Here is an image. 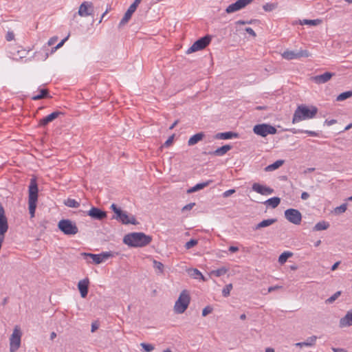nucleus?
I'll return each instance as SVG.
<instances>
[{"label":"nucleus","instance_id":"603ef678","mask_svg":"<svg viewBox=\"0 0 352 352\" xmlns=\"http://www.w3.org/2000/svg\"><path fill=\"white\" fill-rule=\"evenodd\" d=\"M57 40H58L57 36H53V37L50 38L47 42L48 46L53 45Z\"/></svg>","mask_w":352,"mask_h":352},{"label":"nucleus","instance_id":"6e6d98bb","mask_svg":"<svg viewBox=\"0 0 352 352\" xmlns=\"http://www.w3.org/2000/svg\"><path fill=\"white\" fill-rule=\"evenodd\" d=\"M6 40H7L8 41H12V40H13V39H14V33H13V32H8L7 33V34H6Z\"/></svg>","mask_w":352,"mask_h":352},{"label":"nucleus","instance_id":"e2e57ef3","mask_svg":"<svg viewBox=\"0 0 352 352\" xmlns=\"http://www.w3.org/2000/svg\"><path fill=\"white\" fill-rule=\"evenodd\" d=\"M252 23V21H242V20H239L238 21H236V24H241V25H245V24H250Z\"/></svg>","mask_w":352,"mask_h":352},{"label":"nucleus","instance_id":"4c0bfd02","mask_svg":"<svg viewBox=\"0 0 352 352\" xmlns=\"http://www.w3.org/2000/svg\"><path fill=\"white\" fill-rule=\"evenodd\" d=\"M226 272H227V269H226L225 267H222V268L217 269L216 270H213L212 272V274H214V276L219 277V276L224 275Z\"/></svg>","mask_w":352,"mask_h":352},{"label":"nucleus","instance_id":"a19ab883","mask_svg":"<svg viewBox=\"0 0 352 352\" xmlns=\"http://www.w3.org/2000/svg\"><path fill=\"white\" fill-rule=\"evenodd\" d=\"M197 243H198V241L197 240L192 239L186 243L185 248L187 250H189V249L193 248L194 246H195Z\"/></svg>","mask_w":352,"mask_h":352},{"label":"nucleus","instance_id":"e433bc0d","mask_svg":"<svg viewBox=\"0 0 352 352\" xmlns=\"http://www.w3.org/2000/svg\"><path fill=\"white\" fill-rule=\"evenodd\" d=\"M320 22V20H309V19H304L300 21L301 25H317Z\"/></svg>","mask_w":352,"mask_h":352},{"label":"nucleus","instance_id":"aec40b11","mask_svg":"<svg viewBox=\"0 0 352 352\" xmlns=\"http://www.w3.org/2000/svg\"><path fill=\"white\" fill-rule=\"evenodd\" d=\"M352 326V309L349 310L346 314L340 318L339 327L340 328Z\"/></svg>","mask_w":352,"mask_h":352},{"label":"nucleus","instance_id":"cd10ccee","mask_svg":"<svg viewBox=\"0 0 352 352\" xmlns=\"http://www.w3.org/2000/svg\"><path fill=\"white\" fill-rule=\"evenodd\" d=\"M280 202V199L277 197H274L268 199L264 202V204L272 207V208H276Z\"/></svg>","mask_w":352,"mask_h":352},{"label":"nucleus","instance_id":"49530a36","mask_svg":"<svg viewBox=\"0 0 352 352\" xmlns=\"http://www.w3.org/2000/svg\"><path fill=\"white\" fill-rule=\"evenodd\" d=\"M213 309L212 307L210 306H206V307L204 308V309L202 310V316L205 317L207 315H208L209 314L212 313Z\"/></svg>","mask_w":352,"mask_h":352},{"label":"nucleus","instance_id":"9b49d317","mask_svg":"<svg viewBox=\"0 0 352 352\" xmlns=\"http://www.w3.org/2000/svg\"><path fill=\"white\" fill-rule=\"evenodd\" d=\"M284 214L285 219L294 225H300L302 221V214L297 209L289 208Z\"/></svg>","mask_w":352,"mask_h":352},{"label":"nucleus","instance_id":"39448f33","mask_svg":"<svg viewBox=\"0 0 352 352\" xmlns=\"http://www.w3.org/2000/svg\"><path fill=\"white\" fill-rule=\"evenodd\" d=\"M190 302V296L188 291L183 290L174 305V311L176 314H183L187 309Z\"/></svg>","mask_w":352,"mask_h":352},{"label":"nucleus","instance_id":"4d7b16f0","mask_svg":"<svg viewBox=\"0 0 352 352\" xmlns=\"http://www.w3.org/2000/svg\"><path fill=\"white\" fill-rule=\"evenodd\" d=\"M139 3L134 1V2L129 6V8L133 10L134 12L136 10L138 6H139Z\"/></svg>","mask_w":352,"mask_h":352},{"label":"nucleus","instance_id":"79ce46f5","mask_svg":"<svg viewBox=\"0 0 352 352\" xmlns=\"http://www.w3.org/2000/svg\"><path fill=\"white\" fill-rule=\"evenodd\" d=\"M153 267L158 270L160 273L163 272L164 265L161 262L154 260L153 261Z\"/></svg>","mask_w":352,"mask_h":352},{"label":"nucleus","instance_id":"393cba45","mask_svg":"<svg viewBox=\"0 0 352 352\" xmlns=\"http://www.w3.org/2000/svg\"><path fill=\"white\" fill-rule=\"evenodd\" d=\"M205 134L203 132H200L192 135L188 141V146H193L196 144L199 141L202 140Z\"/></svg>","mask_w":352,"mask_h":352},{"label":"nucleus","instance_id":"bf43d9fd","mask_svg":"<svg viewBox=\"0 0 352 352\" xmlns=\"http://www.w3.org/2000/svg\"><path fill=\"white\" fill-rule=\"evenodd\" d=\"M331 349H332V351L333 352H347V351L345 349H343V348L332 347Z\"/></svg>","mask_w":352,"mask_h":352},{"label":"nucleus","instance_id":"7ed1b4c3","mask_svg":"<svg viewBox=\"0 0 352 352\" xmlns=\"http://www.w3.org/2000/svg\"><path fill=\"white\" fill-rule=\"evenodd\" d=\"M38 185L35 177L30 179V183L28 190V208L31 218H33L35 214L36 208V203L38 201Z\"/></svg>","mask_w":352,"mask_h":352},{"label":"nucleus","instance_id":"f8f14e48","mask_svg":"<svg viewBox=\"0 0 352 352\" xmlns=\"http://www.w3.org/2000/svg\"><path fill=\"white\" fill-rule=\"evenodd\" d=\"M309 52L305 50L297 51L286 50L282 54V57L286 60H293L298 59L302 57H309Z\"/></svg>","mask_w":352,"mask_h":352},{"label":"nucleus","instance_id":"2eb2a0df","mask_svg":"<svg viewBox=\"0 0 352 352\" xmlns=\"http://www.w3.org/2000/svg\"><path fill=\"white\" fill-rule=\"evenodd\" d=\"M63 113L59 111H56L50 113V115L44 117L43 118L41 119L38 122V126L41 127H45L47 126L50 122L54 121L55 119H56L60 115H63Z\"/></svg>","mask_w":352,"mask_h":352},{"label":"nucleus","instance_id":"dca6fc26","mask_svg":"<svg viewBox=\"0 0 352 352\" xmlns=\"http://www.w3.org/2000/svg\"><path fill=\"white\" fill-rule=\"evenodd\" d=\"M8 230V219L5 214V210L0 204V234H5Z\"/></svg>","mask_w":352,"mask_h":352},{"label":"nucleus","instance_id":"c756f323","mask_svg":"<svg viewBox=\"0 0 352 352\" xmlns=\"http://www.w3.org/2000/svg\"><path fill=\"white\" fill-rule=\"evenodd\" d=\"M329 227V223L325 221H321L318 222L314 228V230L315 231H320L327 230Z\"/></svg>","mask_w":352,"mask_h":352},{"label":"nucleus","instance_id":"c03bdc74","mask_svg":"<svg viewBox=\"0 0 352 352\" xmlns=\"http://www.w3.org/2000/svg\"><path fill=\"white\" fill-rule=\"evenodd\" d=\"M141 346L147 352H151L153 350H154V346L151 344H147V343H141Z\"/></svg>","mask_w":352,"mask_h":352},{"label":"nucleus","instance_id":"f704fd0d","mask_svg":"<svg viewBox=\"0 0 352 352\" xmlns=\"http://www.w3.org/2000/svg\"><path fill=\"white\" fill-rule=\"evenodd\" d=\"M317 340V337L316 336H312L309 337L306 341L302 342V344L304 346H311L316 344Z\"/></svg>","mask_w":352,"mask_h":352},{"label":"nucleus","instance_id":"338daca9","mask_svg":"<svg viewBox=\"0 0 352 352\" xmlns=\"http://www.w3.org/2000/svg\"><path fill=\"white\" fill-rule=\"evenodd\" d=\"M326 122L329 126H331V125L336 123V120H326Z\"/></svg>","mask_w":352,"mask_h":352},{"label":"nucleus","instance_id":"58836bf2","mask_svg":"<svg viewBox=\"0 0 352 352\" xmlns=\"http://www.w3.org/2000/svg\"><path fill=\"white\" fill-rule=\"evenodd\" d=\"M347 209V204H342L338 207H336L334 210L335 213L336 214H341L344 212Z\"/></svg>","mask_w":352,"mask_h":352},{"label":"nucleus","instance_id":"72a5a7b5","mask_svg":"<svg viewBox=\"0 0 352 352\" xmlns=\"http://www.w3.org/2000/svg\"><path fill=\"white\" fill-rule=\"evenodd\" d=\"M352 96V90L341 93L337 96V101H343Z\"/></svg>","mask_w":352,"mask_h":352},{"label":"nucleus","instance_id":"2f4dec72","mask_svg":"<svg viewBox=\"0 0 352 352\" xmlns=\"http://www.w3.org/2000/svg\"><path fill=\"white\" fill-rule=\"evenodd\" d=\"M292 255L293 254L290 252H284L279 256L278 262L280 264H284L289 258L292 256Z\"/></svg>","mask_w":352,"mask_h":352},{"label":"nucleus","instance_id":"473e14b6","mask_svg":"<svg viewBox=\"0 0 352 352\" xmlns=\"http://www.w3.org/2000/svg\"><path fill=\"white\" fill-rule=\"evenodd\" d=\"M64 204L69 208H77L80 206L79 202H78L76 200H75L74 199H71V198H68L67 200H65Z\"/></svg>","mask_w":352,"mask_h":352},{"label":"nucleus","instance_id":"f257e3e1","mask_svg":"<svg viewBox=\"0 0 352 352\" xmlns=\"http://www.w3.org/2000/svg\"><path fill=\"white\" fill-rule=\"evenodd\" d=\"M152 241V236L144 232H131L124 236L123 242L129 247H144Z\"/></svg>","mask_w":352,"mask_h":352},{"label":"nucleus","instance_id":"0e129e2a","mask_svg":"<svg viewBox=\"0 0 352 352\" xmlns=\"http://www.w3.org/2000/svg\"><path fill=\"white\" fill-rule=\"evenodd\" d=\"M340 263H341L340 261H338V262L335 263L332 265V267H331V270H332V271L336 270L338 268V267L339 266V265L340 264Z\"/></svg>","mask_w":352,"mask_h":352},{"label":"nucleus","instance_id":"3c124183","mask_svg":"<svg viewBox=\"0 0 352 352\" xmlns=\"http://www.w3.org/2000/svg\"><path fill=\"white\" fill-rule=\"evenodd\" d=\"M234 192H235V190L234 189L228 190L225 191L223 193V197H228L229 196H230L231 195H232Z\"/></svg>","mask_w":352,"mask_h":352},{"label":"nucleus","instance_id":"864d4df0","mask_svg":"<svg viewBox=\"0 0 352 352\" xmlns=\"http://www.w3.org/2000/svg\"><path fill=\"white\" fill-rule=\"evenodd\" d=\"M245 32L248 33L249 34L252 35V36L255 37L256 36L255 32L253 30L252 28L248 27L245 29Z\"/></svg>","mask_w":352,"mask_h":352},{"label":"nucleus","instance_id":"0eeeda50","mask_svg":"<svg viewBox=\"0 0 352 352\" xmlns=\"http://www.w3.org/2000/svg\"><path fill=\"white\" fill-rule=\"evenodd\" d=\"M22 333L20 328L16 326L10 338V352L16 351L21 346Z\"/></svg>","mask_w":352,"mask_h":352},{"label":"nucleus","instance_id":"412c9836","mask_svg":"<svg viewBox=\"0 0 352 352\" xmlns=\"http://www.w3.org/2000/svg\"><path fill=\"white\" fill-rule=\"evenodd\" d=\"M334 75L333 73L325 72L322 74L318 75L314 77V80L318 84L325 83L329 81Z\"/></svg>","mask_w":352,"mask_h":352},{"label":"nucleus","instance_id":"7c9ffc66","mask_svg":"<svg viewBox=\"0 0 352 352\" xmlns=\"http://www.w3.org/2000/svg\"><path fill=\"white\" fill-rule=\"evenodd\" d=\"M49 97V91L46 89H42L40 90V94L34 96L32 99L34 100H38L45 98Z\"/></svg>","mask_w":352,"mask_h":352},{"label":"nucleus","instance_id":"f03ea898","mask_svg":"<svg viewBox=\"0 0 352 352\" xmlns=\"http://www.w3.org/2000/svg\"><path fill=\"white\" fill-rule=\"evenodd\" d=\"M317 112L318 109L316 107L311 106L309 108L305 104L299 105L294 113L292 123L295 124L301 120L313 118Z\"/></svg>","mask_w":352,"mask_h":352},{"label":"nucleus","instance_id":"4be33fe9","mask_svg":"<svg viewBox=\"0 0 352 352\" xmlns=\"http://www.w3.org/2000/svg\"><path fill=\"white\" fill-rule=\"evenodd\" d=\"M239 134L232 131H228L223 133H218L215 135L214 138L217 140H228L233 138H238Z\"/></svg>","mask_w":352,"mask_h":352},{"label":"nucleus","instance_id":"20e7f679","mask_svg":"<svg viewBox=\"0 0 352 352\" xmlns=\"http://www.w3.org/2000/svg\"><path fill=\"white\" fill-rule=\"evenodd\" d=\"M110 208L113 211L115 214L113 216L112 219H116L118 221H120L122 224H132V225H138V222L136 220L135 217L133 215L129 216L127 212L122 210L120 208H118L116 204H112Z\"/></svg>","mask_w":352,"mask_h":352},{"label":"nucleus","instance_id":"052dcab7","mask_svg":"<svg viewBox=\"0 0 352 352\" xmlns=\"http://www.w3.org/2000/svg\"><path fill=\"white\" fill-rule=\"evenodd\" d=\"M309 197V194L307 192H303L301 194V199L302 200H307Z\"/></svg>","mask_w":352,"mask_h":352},{"label":"nucleus","instance_id":"5fc2aeb1","mask_svg":"<svg viewBox=\"0 0 352 352\" xmlns=\"http://www.w3.org/2000/svg\"><path fill=\"white\" fill-rule=\"evenodd\" d=\"M99 328V324L97 321L93 322L91 323V332H94Z\"/></svg>","mask_w":352,"mask_h":352},{"label":"nucleus","instance_id":"a211bd4d","mask_svg":"<svg viewBox=\"0 0 352 352\" xmlns=\"http://www.w3.org/2000/svg\"><path fill=\"white\" fill-rule=\"evenodd\" d=\"M252 188L254 192L262 195H268L274 192V189L271 188L270 187L261 185L258 183L253 184Z\"/></svg>","mask_w":352,"mask_h":352},{"label":"nucleus","instance_id":"1a4fd4ad","mask_svg":"<svg viewBox=\"0 0 352 352\" xmlns=\"http://www.w3.org/2000/svg\"><path fill=\"white\" fill-rule=\"evenodd\" d=\"M253 131L255 134L261 135V137H266L269 134H275L277 132L276 129L267 124H256L253 128Z\"/></svg>","mask_w":352,"mask_h":352},{"label":"nucleus","instance_id":"bb28decb","mask_svg":"<svg viewBox=\"0 0 352 352\" xmlns=\"http://www.w3.org/2000/svg\"><path fill=\"white\" fill-rule=\"evenodd\" d=\"M285 163V160H278L274 162L272 164L268 165L265 167V171H273L276 169H278L279 167H280L282 165H283Z\"/></svg>","mask_w":352,"mask_h":352},{"label":"nucleus","instance_id":"37998d69","mask_svg":"<svg viewBox=\"0 0 352 352\" xmlns=\"http://www.w3.org/2000/svg\"><path fill=\"white\" fill-rule=\"evenodd\" d=\"M341 294V292L338 291L336 292L333 295L327 299L326 302L332 303Z\"/></svg>","mask_w":352,"mask_h":352},{"label":"nucleus","instance_id":"774afa93","mask_svg":"<svg viewBox=\"0 0 352 352\" xmlns=\"http://www.w3.org/2000/svg\"><path fill=\"white\" fill-rule=\"evenodd\" d=\"M178 122H179L178 120H175V122L171 124V126L169 127V129H170V130L173 129L175 128V126L177 124Z\"/></svg>","mask_w":352,"mask_h":352},{"label":"nucleus","instance_id":"13d9d810","mask_svg":"<svg viewBox=\"0 0 352 352\" xmlns=\"http://www.w3.org/2000/svg\"><path fill=\"white\" fill-rule=\"evenodd\" d=\"M68 36L63 39L59 43L57 44L56 46H55V50H58V48L61 47L64 43L67 41Z\"/></svg>","mask_w":352,"mask_h":352},{"label":"nucleus","instance_id":"9d476101","mask_svg":"<svg viewBox=\"0 0 352 352\" xmlns=\"http://www.w3.org/2000/svg\"><path fill=\"white\" fill-rule=\"evenodd\" d=\"M211 41V36L206 35L197 41H196L191 47H190L186 51L187 54H191L192 52L201 50L204 49L207 45H209Z\"/></svg>","mask_w":352,"mask_h":352},{"label":"nucleus","instance_id":"a878e982","mask_svg":"<svg viewBox=\"0 0 352 352\" xmlns=\"http://www.w3.org/2000/svg\"><path fill=\"white\" fill-rule=\"evenodd\" d=\"M212 182V180H208L205 182L199 183L194 186L193 187L190 188L187 190L188 193H192L196 191H198L199 190H201L204 188L205 187L209 186Z\"/></svg>","mask_w":352,"mask_h":352},{"label":"nucleus","instance_id":"b1692460","mask_svg":"<svg viewBox=\"0 0 352 352\" xmlns=\"http://www.w3.org/2000/svg\"><path fill=\"white\" fill-rule=\"evenodd\" d=\"M276 221H277V219H275V218H274V219H267L263 220L262 221H261L260 223H257L254 226V230H260V229H261L263 228L268 227V226L274 224Z\"/></svg>","mask_w":352,"mask_h":352},{"label":"nucleus","instance_id":"423d86ee","mask_svg":"<svg viewBox=\"0 0 352 352\" xmlns=\"http://www.w3.org/2000/svg\"><path fill=\"white\" fill-rule=\"evenodd\" d=\"M58 228L65 235H75L78 232L76 223L70 219H61L58 223Z\"/></svg>","mask_w":352,"mask_h":352},{"label":"nucleus","instance_id":"f3484780","mask_svg":"<svg viewBox=\"0 0 352 352\" xmlns=\"http://www.w3.org/2000/svg\"><path fill=\"white\" fill-rule=\"evenodd\" d=\"M88 215L96 220H103L107 217V212L101 209L92 207L87 212Z\"/></svg>","mask_w":352,"mask_h":352},{"label":"nucleus","instance_id":"69168bd1","mask_svg":"<svg viewBox=\"0 0 352 352\" xmlns=\"http://www.w3.org/2000/svg\"><path fill=\"white\" fill-rule=\"evenodd\" d=\"M238 250H239V248H238V247H236V246H230L229 248V251L231 252H236Z\"/></svg>","mask_w":352,"mask_h":352},{"label":"nucleus","instance_id":"a18cd8bd","mask_svg":"<svg viewBox=\"0 0 352 352\" xmlns=\"http://www.w3.org/2000/svg\"><path fill=\"white\" fill-rule=\"evenodd\" d=\"M298 132L300 133H306L310 136H313V137H318L319 136V133L316 132V131H309V130H298Z\"/></svg>","mask_w":352,"mask_h":352},{"label":"nucleus","instance_id":"09e8293b","mask_svg":"<svg viewBox=\"0 0 352 352\" xmlns=\"http://www.w3.org/2000/svg\"><path fill=\"white\" fill-rule=\"evenodd\" d=\"M174 135L170 136L168 140L164 142V146L166 147H168L170 146L173 142L174 140Z\"/></svg>","mask_w":352,"mask_h":352},{"label":"nucleus","instance_id":"4468645a","mask_svg":"<svg viewBox=\"0 0 352 352\" xmlns=\"http://www.w3.org/2000/svg\"><path fill=\"white\" fill-rule=\"evenodd\" d=\"M253 1L254 0H237L235 3L230 4L226 8V12L230 14L241 10Z\"/></svg>","mask_w":352,"mask_h":352},{"label":"nucleus","instance_id":"ea45409f","mask_svg":"<svg viewBox=\"0 0 352 352\" xmlns=\"http://www.w3.org/2000/svg\"><path fill=\"white\" fill-rule=\"evenodd\" d=\"M232 289V284L230 283L223 289L222 294L223 296L227 297L230 295V291Z\"/></svg>","mask_w":352,"mask_h":352},{"label":"nucleus","instance_id":"c85d7f7f","mask_svg":"<svg viewBox=\"0 0 352 352\" xmlns=\"http://www.w3.org/2000/svg\"><path fill=\"white\" fill-rule=\"evenodd\" d=\"M134 12H135L133 10H132L131 9H130L129 8L128 10H126V12H125L123 18L121 19V21L119 23V26H122V25H125L126 23H127L129 22V21L131 19V16Z\"/></svg>","mask_w":352,"mask_h":352},{"label":"nucleus","instance_id":"c9c22d12","mask_svg":"<svg viewBox=\"0 0 352 352\" xmlns=\"http://www.w3.org/2000/svg\"><path fill=\"white\" fill-rule=\"evenodd\" d=\"M277 8V3H267L263 5V8L266 12H271Z\"/></svg>","mask_w":352,"mask_h":352},{"label":"nucleus","instance_id":"de8ad7c7","mask_svg":"<svg viewBox=\"0 0 352 352\" xmlns=\"http://www.w3.org/2000/svg\"><path fill=\"white\" fill-rule=\"evenodd\" d=\"M195 278H201L202 280H205L204 279V276H203V274L197 269H194L193 270V273L192 274Z\"/></svg>","mask_w":352,"mask_h":352},{"label":"nucleus","instance_id":"5701e85b","mask_svg":"<svg viewBox=\"0 0 352 352\" xmlns=\"http://www.w3.org/2000/svg\"><path fill=\"white\" fill-rule=\"evenodd\" d=\"M231 149H232V146L226 144V145L222 146L221 147L217 148L214 151L209 152L208 154L215 155V156H222Z\"/></svg>","mask_w":352,"mask_h":352},{"label":"nucleus","instance_id":"680f3d73","mask_svg":"<svg viewBox=\"0 0 352 352\" xmlns=\"http://www.w3.org/2000/svg\"><path fill=\"white\" fill-rule=\"evenodd\" d=\"M280 288H281V286H278V285L270 287L268 288V292H272L273 291H275V290H276L278 289H280Z\"/></svg>","mask_w":352,"mask_h":352},{"label":"nucleus","instance_id":"6e6552de","mask_svg":"<svg viewBox=\"0 0 352 352\" xmlns=\"http://www.w3.org/2000/svg\"><path fill=\"white\" fill-rule=\"evenodd\" d=\"M85 259H88L90 258L92 259L93 263L95 264H100L108 258L113 256V253L111 252H102L100 254H95L91 253H86L83 252L81 254Z\"/></svg>","mask_w":352,"mask_h":352},{"label":"nucleus","instance_id":"8fccbe9b","mask_svg":"<svg viewBox=\"0 0 352 352\" xmlns=\"http://www.w3.org/2000/svg\"><path fill=\"white\" fill-rule=\"evenodd\" d=\"M195 205V203H190V204L184 206L182 208V212H184L186 210H190L194 207Z\"/></svg>","mask_w":352,"mask_h":352},{"label":"nucleus","instance_id":"6ab92c4d","mask_svg":"<svg viewBox=\"0 0 352 352\" xmlns=\"http://www.w3.org/2000/svg\"><path fill=\"white\" fill-rule=\"evenodd\" d=\"M89 280L86 278L80 280L78 283V289L80 293L82 298H85L87 296L89 291Z\"/></svg>","mask_w":352,"mask_h":352},{"label":"nucleus","instance_id":"ddd939ff","mask_svg":"<svg viewBox=\"0 0 352 352\" xmlns=\"http://www.w3.org/2000/svg\"><path fill=\"white\" fill-rule=\"evenodd\" d=\"M94 4L90 1H84L79 6L78 14L82 17H87L94 14Z\"/></svg>","mask_w":352,"mask_h":352}]
</instances>
